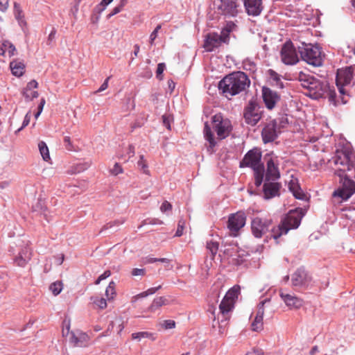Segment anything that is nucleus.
Masks as SVG:
<instances>
[{"label": "nucleus", "mask_w": 355, "mask_h": 355, "mask_svg": "<svg viewBox=\"0 0 355 355\" xmlns=\"http://www.w3.org/2000/svg\"><path fill=\"white\" fill-rule=\"evenodd\" d=\"M355 155L344 152L338 153L333 158L336 166V174L340 178L341 186L336 190L333 196L347 200L355 193Z\"/></svg>", "instance_id": "obj_1"}, {"label": "nucleus", "mask_w": 355, "mask_h": 355, "mask_svg": "<svg viewBox=\"0 0 355 355\" xmlns=\"http://www.w3.org/2000/svg\"><path fill=\"white\" fill-rule=\"evenodd\" d=\"M250 81L242 71H236L225 76L218 83V89L223 94L230 98L246 89Z\"/></svg>", "instance_id": "obj_2"}, {"label": "nucleus", "mask_w": 355, "mask_h": 355, "mask_svg": "<svg viewBox=\"0 0 355 355\" xmlns=\"http://www.w3.org/2000/svg\"><path fill=\"white\" fill-rule=\"evenodd\" d=\"M304 215V212L301 208L289 211L281 223L271 230V237L277 240L281 236L286 234L290 230L297 228Z\"/></svg>", "instance_id": "obj_3"}, {"label": "nucleus", "mask_w": 355, "mask_h": 355, "mask_svg": "<svg viewBox=\"0 0 355 355\" xmlns=\"http://www.w3.org/2000/svg\"><path fill=\"white\" fill-rule=\"evenodd\" d=\"M261 153L258 148H253L249 150L240 162V167H250L254 173V184L256 187L261 186L263 178L264 167L261 162Z\"/></svg>", "instance_id": "obj_4"}, {"label": "nucleus", "mask_w": 355, "mask_h": 355, "mask_svg": "<svg viewBox=\"0 0 355 355\" xmlns=\"http://www.w3.org/2000/svg\"><path fill=\"white\" fill-rule=\"evenodd\" d=\"M240 293L239 286H234L230 288L224 296L220 305V315L222 317L219 324L220 331L223 327V323L228 321L231 318L232 312L234 308V304Z\"/></svg>", "instance_id": "obj_5"}, {"label": "nucleus", "mask_w": 355, "mask_h": 355, "mask_svg": "<svg viewBox=\"0 0 355 355\" xmlns=\"http://www.w3.org/2000/svg\"><path fill=\"white\" fill-rule=\"evenodd\" d=\"M298 51L302 60L309 64L314 67H320L322 64L323 56L318 46L302 42V45L298 46Z\"/></svg>", "instance_id": "obj_6"}, {"label": "nucleus", "mask_w": 355, "mask_h": 355, "mask_svg": "<svg viewBox=\"0 0 355 355\" xmlns=\"http://www.w3.org/2000/svg\"><path fill=\"white\" fill-rule=\"evenodd\" d=\"M263 113L261 106L254 101H250L243 110L245 122L252 126H254L262 118Z\"/></svg>", "instance_id": "obj_7"}, {"label": "nucleus", "mask_w": 355, "mask_h": 355, "mask_svg": "<svg viewBox=\"0 0 355 355\" xmlns=\"http://www.w3.org/2000/svg\"><path fill=\"white\" fill-rule=\"evenodd\" d=\"M213 6L220 14L227 17H236L239 12L238 0H212Z\"/></svg>", "instance_id": "obj_8"}, {"label": "nucleus", "mask_w": 355, "mask_h": 355, "mask_svg": "<svg viewBox=\"0 0 355 355\" xmlns=\"http://www.w3.org/2000/svg\"><path fill=\"white\" fill-rule=\"evenodd\" d=\"M213 128L217 133L219 139H223L229 136L232 127L231 121L223 118L221 114H215L212 117Z\"/></svg>", "instance_id": "obj_9"}, {"label": "nucleus", "mask_w": 355, "mask_h": 355, "mask_svg": "<svg viewBox=\"0 0 355 355\" xmlns=\"http://www.w3.org/2000/svg\"><path fill=\"white\" fill-rule=\"evenodd\" d=\"M69 324L66 327V329H63V336L70 335L69 342L73 345V347H85L89 345L90 340L89 336L80 330H76L69 332Z\"/></svg>", "instance_id": "obj_10"}, {"label": "nucleus", "mask_w": 355, "mask_h": 355, "mask_svg": "<svg viewBox=\"0 0 355 355\" xmlns=\"http://www.w3.org/2000/svg\"><path fill=\"white\" fill-rule=\"evenodd\" d=\"M280 58L286 65H294L299 62L297 53L293 44L291 41L286 42L281 49Z\"/></svg>", "instance_id": "obj_11"}, {"label": "nucleus", "mask_w": 355, "mask_h": 355, "mask_svg": "<svg viewBox=\"0 0 355 355\" xmlns=\"http://www.w3.org/2000/svg\"><path fill=\"white\" fill-rule=\"evenodd\" d=\"M298 79L301 83V85L304 88L309 89L310 92H313V94L315 95V97L320 96L323 94L320 83L313 76L300 73Z\"/></svg>", "instance_id": "obj_12"}, {"label": "nucleus", "mask_w": 355, "mask_h": 355, "mask_svg": "<svg viewBox=\"0 0 355 355\" xmlns=\"http://www.w3.org/2000/svg\"><path fill=\"white\" fill-rule=\"evenodd\" d=\"M246 217L244 213L236 212L230 215L227 220V227L230 231V235L236 236L239 231L244 227Z\"/></svg>", "instance_id": "obj_13"}, {"label": "nucleus", "mask_w": 355, "mask_h": 355, "mask_svg": "<svg viewBox=\"0 0 355 355\" xmlns=\"http://www.w3.org/2000/svg\"><path fill=\"white\" fill-rule=\"evenodd\" d=\"M353 73L354 68L352 67H348L338 70L336 80V85L340 93L342 94L345 93L344 86L351 83L353 78Z\"/></svg>", "instance_id": "obj_14"}, {"label": "nucleus", "mask_w": 355, "mask_h": 355, "mask_svg": "<svg viewBox=\"0 0 355 355\" xmlns=\"http://www.w3.org/2000/svg\"><path fill=\"white\" fill-rule=\"evenodd\" d=\"M271 225V219L256 217L251 223L252 232L255 237L261 238L268 231Z\"/></svg>", "instance_id": "obj_15"}, {"label": "nucleus", "mask_w": 355, "mask_h": 355, "mask_svg": "<svg viewBox=\"0 0 355 355\" xmlns=\"http://www.w3.org/2000/svg\"><path fill=\"white\" fill-rule=\"evenodd\" d=\"M267 170L266 174V181H275L280 178L279 170V160L277 157L267 155L266 157Z\"/></svg>", "instance_id": "obj_16"}, {"label": "nucleus", "mask_w": 355, "mask_h": 355, "mask_svg": "<svg viewBox=\"0 0 355 355\" xmlns=\"http://www.w3.org/2000/svg\"><path fill=\"white\" fill-rule=\"evenodd\" d=\"M262 96L266 107L269 110L273 109L280 98L276 92L266 87L262 88Z\"/></svg>", "instance_id": "obj_17"}, {"label": "nucleus", "mask_w": 355, "mask_h": 355, "mask_svg": "<svg viewBox=\"0 0 355 355\" xmlns=\"http://www.w3.org/2000/svg\"><path fill=\"white\" fill-rule=\"evenodd\" d=\"M261 137L265 144L272 142L277 137L275 121H271L264 126L261 131Z\"/></svg>", "instance_id": "obj_18"}, {"label": "nucleus", "mask_w": 355, "mask_h": 355, "mask_svg": "<svg viewBox=\"0 0 355 355\" xmlns=\"http://www.w3.org/2000/svg\"><path fill=\"white\" fill-rule=\"evenodd\" d=\"M279 295L290 309H297L303 305V300L295 295L285 293L284 291H281Z\"/></svg>", "instance_id": "obj_19"}, {"label": "nucleus", "mask_w": 355, "mask_h": 355, "mask_svg": "<svg viewBox=\"0 0 355 355\" xmlns=\"http://www.w3.org/2000/svg\"><path fill=\"white\" fill-rule=\"evenodd\" d=\"M270 300H264L259 303L256 316L252 322V329L253 331H259L263 329V318L264 314V305Z\"/></svg>", "instance_id": "obj_20"}, {"label": "nucleus", "mask_w": 355, "mask_h": 355, "mask_svg": "<svg viewBox=\"0 0 355 355\" xmlns=\"http://www.w3.org/2000/svg\"><path fill=\"white\" fill-rule=\"evenodd\" d=\"M311 280V277L303 268H300L291 276V282L293 286H302Z\"/></svg>", "instance_id": "obj_21"}, {"label": "nucleus", "mask_w": 355, "mask_h": 355, "mask_svg": "<svg viewBox=\"0 0 355 355\" xmlns=\"http://www.w3.org/2000/svg\"><path fill=\"white\" fill-rule=\"evenodd\" d=\"M244 6L249 15L258 16L262 10V0H244Z\"/></svg>", "instance_id": "obj_22"}, {"label": "nucleus", "mask_w": 355, "mask_h": 355, "mask_svg": "<svg viewBox=\"0 0 355 355\" xmlns=\"http://www.w3.org/2000/svg\"><path fill=\"white\" fill-rule=\"evenodd\" d=\"M281 184L277 182L266 181L263 184V194L266 199H270L279 195Z\"/></svg>", "instance_id": "obj_23"}, {"label": "nucleus", "mask_w": 355, "mask_h": 355, "mask_svg": "<svg viewBox=\"0 0 355 355\" xmlns=\"http://www.w3.org/2000/svg\"><path fill=\"white\" fill-rule=\"evenodd\" d=\"M222 44V38L216 33H211L207 35L204 46L207 51H212Z\"/></svg>", "instance_id": "obj_24"}, {"label": "nucleus", "mask_w": 355, "mask_h": 355, "mask_svg": "<svg viewBox=\"0 0 355 355\" xmlns=\"http://www.w3.org/2000/svg\"><path fill=\"white\" fill-rule=\"evenodd\" d=\"M38 83L35 80L28 82L26 86L23 89L22 95L26 101H32L38 97L39 94L37 91L33 90L37 88Z\"/></svg>", "instance_id": "obj_25"}, {"label": "nucleus", "mask_w": 355, "mask_h": 355, "mask_svg": "<svg viewBox=\"0 0 355 355\" xmlns=\"http://www.w3.org/2000/svg\"><path fill=\"white\" fill-rule=\"evenodd\" d=\"M32 255L31 250L29 247H24L15 258L14 261L17 266L24 267L31 260Z\"/></svg>", "instance_id": "obj_26"}, {"label": "nucleus", "mask_w": 355, "mask_h": 355, "mask_svg": "<svg viewBox=\"0 0 355 355\" xmlns=\"http://www.w3.org/2000/svg\"><path fill=\"white\" fill-rule=\"evenodd\" d=\"M230 250V249H227L225 252L228 253ZM231 250L234 251L235 253L230 255V262L237 266L242 264L245 260V252L244 250H238L236 247L231 248Z\"/></svg>", "instance_id": "obj_27"}, {"label": "nucleus", "mask_w": 355, "mask_h": 355, "mask_svg": "<svg viewBox=\"0 0 355 355\" xmlns=\"http://www.w3.org/2000/svg\"><path fill=\"white\" fill-rule=\"evenodd\" d=\"M25 64L23 61L14 60L10 63V68L12 75L20 77L25 73Z\"/></svg>", "instance_id": "obj_28"}, {"label": "nucleus", "mask_w": 355, "mask_h": 355, "mask_svg": "<svg viewBox=\"0 0 355 355\" xmlns=\"http://www.w3.org/2000/svg\"><path fill=\"white\" fill-rule=\"evenodd\" d=\"M288 189L293 193V196L297 199H303L304 194L300 189L297 180H291L288 183Z\"/></svg>", "instance_id": "obj_29"}, {"label": "nucleus", "mask_w": 355, "mask_h": 355, "mask_svg": "<svg viewBox=\"0 0 355 355\" xmlns=\"http://www.w3.org/2000/svg\"><path fill=\"white\" fill-rule=\"evenodd\" d=\"M13 12H14L15 19L18 21L19 24L21 26H26V22L24 19V15L23 14V10H21L20 5L17 2L14 3Z\"/></svg>", "instance_id": "obj_30"}, {"label": "nucleus", "mask_w": 355, "mask_h": 355, "mask_svg": "<svg viewBox=\"0 0 355 355\" xmlns=\"http://www.w3.org/2000/svg\"><path fill=\"white\" fill-rule=\"evenodd\" d=\"M204 135L205 138L209 143V147L213 148L216 146V141L214 137V134L211 132V128L207 123H205L204 127Z\"/></svg>", "instance_id": "obj_31"}, {"label": "nucleus", "mask_w": 355, "mask_h": 355, "mask_svg": "<svg viewBox=\"0 0 355 355\" xmlns=\"http://www.w3.org/2000/svg\"><path fill=\"white\" fill-rule=\"evenodd\" d=\"M167 300L164 297H158L153 300L151 305L149 306L148 310L151 312L155 311L157 309L166 304Z\"/></svg>", "instance_id": "obj_32"}, {"label": "nucleus", "mask_w": 355, "mask_h": 355, "mask_svg": "<svg viewBox=\"0 0 355 355\" xmlns=\"http://www.w3.org/2000/svg\"><path fill=\"white\" fill-rule=\"evenodd\" d=\"M161 288V286H158L157 287H153L148 288L147 291H144L137 295L132 297L131 302H135L138 299L141 297H147L150 295L154 294L157 291Z\"/></svg>", "instance_id": "obj_33"}, {"label": "nucleus", "mask_w": 355, "mask_h": 355, "mask_svg": "<svg viewBox=\"0 0 355 355\" xmlns=\"http://www.w3.org/2000/svg\"><path fill=\"white\" fill-rule=\"evenodd\" d=\"M38 148L40 150V153L43 158V159L46 162L50 159V155L49 148L44 141H40L38 144Z\"/></svg>", "instance_id": "obj_34"}, {"label": "nucleus", "mask_w": 355, "mask_h": 355, "mask_svg": "<svg viewBox=\"0 0 355 355\" xmlns=\"http://www.w3.org/2000/svg\"><path fill=\"white\" fill-rule=\"evenodd\" d=\"M105 295L108 300H113L116 296L115 284L114 282H110L105 290Z\"/></svg>", "instance_id": "obj_35"}, {"label": "nucleus", "mask_w": 355, "mask_h": 355, "mask_svg": "<svg viewBox=\"0 0 355 355\" xmlns=\"http://www.w3.org/2000/svg\"><path fill=\"white\" fill-rule=\"evenodd\" d=\"M49 288L54 295H58L62 290V283L60 281L53 282L51 284Z\"/></svg>", "instance_id": "obj_36"}, {"label": "nucleus", "mask_w": 355, "mask_h": 355, "mask_svg": "<svg viewBox=\"0 0 355 355\" xmlns=\"http://www.w3.org/2000/svg\"><path fill=\"white\" fill-rule=\"evenodd\" d=\"M218 247L219 244L216 241H209L207 243V248L210 251L213 257L216 254Z\"/></svg>", "instance_id": "obj_37"}, {"label": "nucleus", "mask_w": 355, "mask_h": 355, "mask_svg": "<svg viewBox=\"0 0 355 355\" xmlns=\"http://www.w3.org/2000/svg\"><path fill=\"white\" fill-rule=\"evenodd\" d=\"M112 1L113 0H102L101 3L95 7L94 12H98V14H101L105 10L106 6L111 3Z\"/></svg>", "instance_id": "obj_38"}, {"label": "nucleus", "mask_w": 355, "mask_h": 355, "mask_svg": "<svg viewBox=\"0 0 355 355\" xmlns=\"http://www.w3.org/2000/svg\"><path fill=\"white\" fill-rule=\"evenodd\" d=\"M126 3H127V0H121L119 5H118L115 8H114L113 10H112V12L107 15V18L110 19L112 16L120 12L123 10V7L125 6Z\"/></svg>", "instance_id": "obj_39"}, {"label": "nucleus", "mask_w": 355, "mask_h": 355, "mask_svg": "<svg viewBox=\"0 0 355 355\" xmlns=\"http://www.w3.org/2000/svg\"><path fill=\"white\" fill-rule=\"evenodd\" d=\"M91 300L101 309H104L107 307L106 300L103 297H92Z\"/></svg>", "instance_id": "obj_40"}, {"label": "nucleus", "mask_w": 355, "mask_h": 355, "mask_svg": "<svg viewBox=\"0 0 355 355\" xmlns=\"http://www.w3.org/2000/svg\"><path fill=\"white\" fill-rule=\"evenodd\" d=\"M3 46L6 49V51L8 53L9 56H12L15 54L16 49L9 41H4L3 42Z\"/></svg>", "instance_id": "obj_41"}, {"label": "nucleus", "mask_w": 355, "mask_h": 355, "mask_svg": "<svg viewBox=\"0 0 355 355\" xmlns=\"http://www.w3.org/2000/svg\"><path fill=\"white\" fill-rule=\"evenodd\" d=\"M151 336H152V334L147 332V331H141V332L133 333L131 335L132 338L134 340H136V339L140 340L141 338H150Z\"/></svg>", "instance_id": "obj_42"}, {"label": "nucleus", "mask_w": 355, "mask_h": 355, "mask_svg": "<svg viewBox=\"0 0 355 355\" xmlns=\"http://www.w3.org/2000/svg\"><path fill=\"white\" fill-rule=\"evenodd\" d=\"M110 173L112 175H117L119 174H121L123 173V169L121 166V164H119V163H115L113 168H112L110 170Z\"/></svg>", "instance_id": "obj_43"}, {"label": "nucleus", "mask_w": 355, "mask_h": 355, "mask_svg": "<svg viewBox=\"0 0 355 355\" xmlns=\"http://www.w3.org/2000/svg\"><path fill=\"white\" fill-rule=\"evenodd\" d=\"M138 166L141 168L143 172L146 174H148L149 171L148 170V165L144 159V155L140 156V159L137 162Z\"/></svg>", "instance_id": "obj_44"}, {"label": "nucleus", "mask_w": 355, "mask_h": 355, "mask_svg": "<svg viewBox=\"0 0 355 355\" xmlns=\"http://www.w3.org/2000/svg\"><path fill=\"white\" fill-rule=\"evenodd\" d=\"M185 226V221L182 219L180 220L178 225V228L175 234V236H181L183 234V231Z\"/></svg>", "instance_id": "obj_45"}, {"label": "nucleus", "mask_w": 355, "mask_h": 355, "mask_svg": "<svg viewBox=\"0 0 355 355\" xmlns=\"http://www.w3.org/2000/svg\"><path fill=\"white\" fill-rule=\"evenodd\" d=\"M165 69V64L164 63H159L157 65V71H156V76L157 78L159 80L162 79V73Z\"/></svg>", "instance_id": "obj_46"}, {"label": "nucleus", "mask_w": 355, "mask_h": 355, "mask_svg": "<svg viewBox=\"0 0 355 355\" xmlns=\"http://www.w3.org/2000/svg\"><path fill=\"white\" fill-rule=\"evenodd\" d=\"M10 0H0V12H6L9 8Z\"/></svg>", "instance_id": "obj_47"}, {"label": "nucleus", "mask_w": 355, "mask_h": 355, "mask_svg": "<svg viewBox=\"0 0 355 355\" xmlns=\"http://www.w3.org/2000/svg\"><path fill=\"white\" fill-rule=\"evenodd\" d=\"M30 120H31V114H30V112H28L24 117L21 127L16 131V133L20 132L24 128L27 126L30 123Z\"/></svg>", "instance_id": "obj_48"}, {"label": "nucleus", "mask_w": 355, "mask_h": 355, "mask_svg": "<svg viewBox=\"0 0 355 355\" xmlns=\"http://www.w3.org/2000/svg\"><path fill=\"white\" fill-rule=\"evenodd\" d=\"M162 26L160 24L157 25L155 29L152 32L150 35V42L151 44H153L154 40L156 39L157 36L158 31L161 29Z\"/></svg>", "instance_id": "obj_49"}, {"label": "nucleus", "mask_w": 355, "mask_h": 355, "mask_svg": "<svg viewBox=\"0 0 355 355\" xmlns=\"http://www.w3.org/2000/svg\"><path fill=\"white\" fill-rule=\"evenodd\" d=\"M132 276H144L146 275V270L143 268H134L131 272Z\"/></svg>", "instance_id": "obj_50"}, {"label": "nucleus", "mask_w": 355, "mask_h": 355, "mask_svg": "<svg viewBox=\"0 0 355 355\" xmlns=\"http://www.w3.org/2000/svg\"><path fill=\"white\" fill-rule=\"evenodd\" d=\"M111 275V272L110 270H105L102 275H101L98 279L96 280L95 284H98L102 280L105 279Z\"/></svg>", "instance_id": "obj_51"}, {"label": "nucleus", "mask_w": 355, "mask_h": 355, "mask_svg": "<svg viewBox=\"0 0 355 355\" xmlns=\"http://www.w3.org/2000/svg\"><path fill=\"white\" fill-rule=\"evenodd\" d=\"M172 209V205L170 202H168V201H164L161 207H160V210L162 212H166L167 211H169V210H171Z\"/></svg>", "instance_id": "obj_52"}, {"label": "nucleus", "mask_w": 355, "mask_h": 355, "mask_svg": "<svg viewBox=\"0 0 355 355\" xmlns=\"http://www.w3.org/2000/svg\"><path fill=\"white\" fill-rule=\"evenodd\" d=\"M163 326L166 329H173L175 327V322L174 320H166L164 321Z\"/></svg>", "instance_id": "obj_53"}, {"label": "nucleus", "mask_w": 355, "mask_h": 355, "mask_svg": "<svg viewBox=\"0 0 355 355\" xmlns=\"http://www.w3.org/2000/svg\"><path fill=\"white\" fill-rule=\"evenodd\" d=\"M80 2V0H76V2H75L74 6L71 10V12L73 14V17L75 19L77 18V14H78V8H79Z\"/></svg>", "instance_id": "obj_54"}, {"label": "nucleus", "mask_w": 355, "mask_h": 355, "mask_svg": "<svg viewBox=\"0 0 355 355\" xmlns=\"http://www.w3.org/2000/svg\"><path fill=\"white\" fill-rule=\"evenodd\" d=\"M222 38V43H227L229 40V33L226 31L225 28H223L221 31V34L219 35Z\"/></svg>", "instance_id": "obj_55"}, {"label": "nucleus", "mask_w": 355, "mask_h": 355, "mask_svg": "<svg viewBox=\"0 0 355 355\" xmlns=\"http://www.w3.org/2000/svg\"><path fill=\"white\" fill-rule=\"evenodd\" d=\"M162 120L164 125L167 128L168 130H171V118L169 116L163 115Z\"/></svg>", "instance_id": "obj_56"}, {"label": "nucleus", "mask_w": 355, "mask_h": 355, "mask_svg": "<svg viewBox=\"0 0 355 355\" xmlns=\"http://www.w3.org/2000/svg\"><path fill=\"white\" fill-rule=\"evenodd\" d=\"M64 142L66 148L69 150H71L73 148V146H72L70 137L68 136H66L64 138Z\"/></svg>", "instance_id": "obj_57"}, {"label": "nucleus", "mask_w": 355, "mask_h": 355, "mask_svg": "<svg viewBox=\"0 0 355 355\" xmlns=\"http://www.w3.org/2000/svg\"><path fill=\"white\" fill-rule=\"evenodd\" d=\"M110 77H107L104 83L101 85V86L99 87V89L96 91V92H101L104 90H105L108 87V81L110 80Z\"/></svg>", "instance_id": "obj_58"}, {"label": "nucleus", "mask_w": 355, "mask_h": 355, "mask_svg": "<svg viewBox=\"0 0 355 355\" xmlns=\"http://www.w3.org/2000/svg\"><path fill=\"white\" fill-rule=\"evenodd\" d=\"M100 15L101 14H98V12L94 13L91 16V21L92 24H97L100 19Z\"/></svg>", "instance_id": "obj_59"}, {"label": "nucleus", "mask_w": 355, "mask_h": 355, "mask_svg": "<svg viewBox=\"0 0 355 355\" xmlns=\"http://www.w3.org/2000/svg\"><path fill=\"white\" fill-rule=\"evenodd\" d=\"M234 26L235 24L233 22L230 21L226 24V26L224 28L226 30L227 33H230L233 30Z\"/></svg>", "instance_id": "obj_60"}, {"label": "nucleus", "mask_w": 355, "mask_h": 355, "mask_svg": "<svg viewBox=\"0 0 355 355\" xmlns=\"http://www.w3.org/2000/svg\"><path fill=\"white\" fill-rule=\"evenodd\" d=\"M246 355H263V352L259 349H253L251 352H248Z\"/></svg>", "instance_id": "obj_61"}, {"label": "nucleus", "mask_w": 355, "mask_h": 355, "mask_svg": "<svg viewBox=\"0 0 355 355\" xmlns=\"http://www.w3.org/2000/svg\"><path fill=\"white\" fill-rule=\"evenodd\" d=\"M270 76H271V78L275 80V81H279V75L275 72L274 71L272 70H270Z\"/></svg>", "instance_id": "obj_62"}, {"label": "nucleus", "mask_w": 355, "mask_h": 355, "mask_svg": "<svg viewBox=\"0 0 355 355\" xmlns=\"http://www.w3.org/2000/svg\"><path fill=\"white\" fill-rule=\"evenodd\" d=\"M168 86L170 89L171 92H173L175 87V83L173 80H168Z\"/></svg>", "instance_id": "obj_63"}, {"label": "nucleus", "mask_w": 355, "mask_h": 355, "mask_svg": "<svg viewBox=\"0 0 355 355\" xmlns=\"http://www.w3.org/2000/svg\"><path fill=\"white\" fill-rule=\"evenodd\" d=\"M45 103H46L45 99L43 98H41L40 103V104L38 105V111H40V112H42L43 107H44V106L45 105Z\"/></svg>", "instance_id": "obj_64"}]
</instances>
